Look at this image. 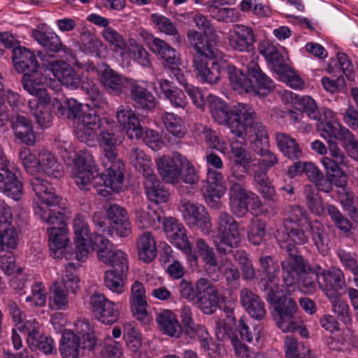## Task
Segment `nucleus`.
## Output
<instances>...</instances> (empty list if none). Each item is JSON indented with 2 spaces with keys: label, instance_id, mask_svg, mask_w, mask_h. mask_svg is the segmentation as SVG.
<instances>
[{
  "label": "nucleus",
  "instance_id": "obj_1",
  "mask_svg": "<svg viewBox=\"0 0 358 358\" xmlns=\"http://www.w3.org/2000/svg\"><path fill=\"white\" fill-rule=\"evenodd\" d=\"M262 271L260 284L266 300L273 306L276 313L275 320L278 327L285 333L293 331L298 327L294 317L297 305L294 300L285 297L284 290L279 285L280 267L269 256L259 259Z\"/></svg>",
  "mask_w": 358,
  "mask_h": 358
},
{
  "label": "nucleus",
  "instance_id": "obj_2",
  "mask_svg": "<svg viewBox=\"0 0 358 358\" xmlns=\"http://www.w3.org/2000/svg\"><path fill=\"white\" fill-rule=\"evenodd\" d=\"M103 162L108 167L103 173L99 175L91 152L83 151L79 153L71 169V177L76 185L80 189L88 190L92 181L94 187L101 185L102 182L105 187L115 192L121 191L124 181V164L120 159H103Z\"/></svg>",
  "mask_w": 358,
  "mask_h": 358
},
{
  "label": "nucleus",
  "instance_id": "obj_3",
  "mask_svg": "<svg viewBox=\"0 0 358 358\" xmlns=\"http://www.w3.org/2000/svg\"><path fill=\"white\" fill-rule=\"evenodd\" d=\"M78 139L89 146L99 143L103 155V159H119L117 147L124 138L118 129L116 122L99 115H90L82 123L77 124Z\"/></svg>",
  "mask_w": 358,
  "mask_h": 358
},
{
  "label": "nucleus",
  "instance_id": "obj_4",
  "mask_svg": "<svg viewBox=\"0 0 358 358\" xmlns=\"http://www.w3.org/2000/svg\"><path fill=\"white\" fill-rule=\"evenodd\" d=\"M23 89L34 98L28 102L30 113L34 117L36 123L41 127H48L52 122V116L48 105L51 98L47 92L45 87L54 91L61 88L55 79L50 76L48 70L43 68V64L38 69L30 73H25L22 78Z\"/></svg>",
  "mask_w": 358,
  "mask_h": 358
},
{
  "label": "nucleus",
  "instance_id": "obj_5",
  "mask_svg": "<svg viewBox=\"0 0 358 358\" xmlns=\"http://www.w3.org/2000/svg\"><path fill=\"white\" fill-rule=\"evenodd\" d=\"M187 38L196 51L193 68L196 78L203 83H217L227 66L226 62L221 59L222 52L212 40H206L196 30L189 31Z\"/></svg>",
  "mask_w": 358,
  "mask_h": 358
},
{
  "label": "nucleus",
  "instance_id": "obj_6",
  "mask_svg": "<svg viewBox=\"0 0 358 358\" xmlns=\"http://www.w3.org/2000/svg\"><path fill=\"white\" fill-rule=\"evenodd\" d=\"M289 257L282 262V279L286 289L285 296L294 291L296 287L298 277L299 290L305 294H312L317 290V285L322 290L320 284L321 277L328 275L331 278L332 274L336 271H342L338 268L324 270L321 268L315 272H308L309 266L306 265L301 256L296 255V250L294 245H289L287 247Z\"/></svg>",
  "mask_w": 358,
  "mask_h": 358
},
{
  "label": "nucleus",
  "instance_id": "obj_7",
  "mask_svg": "<svg viewBox=\"0 0 358 358\" xmlns=\"http://www.w3.org/2000/svg\"><path fill=\"white\" fill-rule=\"evenodd\" d=\"M116 118L130 139L143 138L144 143L152 150H161L164 143L159 132L147 129L144 131L140 120L129 106H120L116 112Z\"/></svg>",
  "mask_w": 358,
  "mask_h": 358
},
{
  "label": "nucleus",
  "instance_id": "obj_8",
  "mask_svg": "<svg viewBox=\"0 0 358 358\" xmlns=\"http://www.w3.org/2000/svg\"><path fill=\"white\" fill-rule=\"evenodd\" d=\"M43 68L48 70L50 76H52L59 84L61 83L71 90H76L80 87L87 92L92 90V82H85L76 72L73 68L62 60L56 59L50 53L40 55Z\"/></svg>",
  "mask_w": 358,
  "mask_h": 358
},
{
  "label": "nucleus",
  "instance_id": "obj_9",
  "mask_svg": "<svg viewBox=\"0 0 358 358\" xmlns=\"http://www.w3.org/2000/svg\"><path fill=\"white\" fill-rule=\"evenodd\" d=\"M36 215L43 222L50 226L48 229V245L55 258H60L69 244L70 239L68 236V229L64 222V214L59 211L50 214L45 213L41 208L37 207Z\"/></svg>",
  "mask_w": 358,
  "mask_h": 358
},
{
  "label": "nucleus",
  "instance_id": "obj_10",
  "mask_svg": "<svg viewBox=\"0 0 358 358\" xmlns=\"http://www.w3.org/2000/svg\"><path fill=\"white\" fill-rule=\"evenodd\" d=\"M216 234L213 241L217 251L230 255L232 248H236L241 241L238 223L227 212H221L215 222Z\"/></svg>",
  "mask_w": 358,
  "mask_h": 358
},
{
  "label": "nucleus",
  "instance_id": "obj_11",
  "mask_svg": "<svg viewBox=\"0 0 358 358\" xmlns=\"http://www.w3.org/2000/svg\"><path fill=\"white\" fill-rule=\"evenodd\" d=\"M322 291L329 298L331 303L332 311L337 314L341 320L348 323L350 320L349 306L340 297L339 291L345 286L343 271H336L331 279L328 275L321 277L320 282Z\"/></svg>",
  "mask_w": 358,
  "mask_h": 358
},
{
  "label": "nucleus",
  "instance_id": "obj_12",
  "mask_svg": "<svg viewBox=\"0 0 358 358\" xmlns=\"http://www.w3.org/2000/svg\"><path fill=\"white\" fill-rule=\"evenodd\" d=\"M235 119L229 122V128L232 134L239 138H248L257 134V124H262L254 120L256 115L254 109L248 104L238 103L234 107L232 112Z\"/></svg>",
  "mask_w": 358,
  "mask_h": 358
},
{
  "label": "nucleus",
  "instance_id": "obj_13",
  "mask_svg": "<svg viewBox=\"0 0 358 358\" xmlns=\"http://www.w3.org/2000/svg\"><path fill=\"white\" fill-rule=\"evenodd\" d=\"M92 244L99 262L113 268L118 267L122 271H127V255L124 251L115 248L111 241L101 235L95 236Z\"/></svg>",
  "mask_w": 358,
  "mask_h": 358
},
{
  "label": "nucleus",
  "instance_id": "obj_14",
  "mask_svg": "<svg viewBox=\"0 0 358 358\" xmlns=\"http://www.w3.org/2000/svg\"><path fill=\"white\" fill-rule=\"evenodd\" d=\"M257 59L258 56L255 54H249L241 59V62L247 68L250 78L251 87L248 89L247 93L254 92L259 96H266L275 89V85L273 80L260 69Z\"/></svg>",
  "mask_w": 358,
  "mask_h": 358
},
{
  "label": "nucleus",
  "instance_id": "obj_15",
  "mask_svg": "<svg viewBox=\"0 0 358 358\" xmlns=\"http://www.w3.org/2000/svg\"><path fill=\"white\" fill-rule=\"evenodd\" d=\"M74 234L75 258L80 262H84L88 258V255L94 249V236L99 234H91L90 227L85 217L78 214L73 221Z\"/></svg>",
  "mask_w": 358,
  "mask_h": 358
},
{
  "label": "nucleus",
  "instance_id": "obj_16",
  "mask_svg": "<svg viewBox=\"0 0 358 358\" xmlns=\"http://www.w3.org/2000/svg\"><path fill=\"white\" fill-rule=\"evenodd\" d=\"M178 210L189 228H197L204 234L210 232V217L203 205L184 199H181Z\"/></svg>",
  "mask_w": 358,
  "mask_h": 358
},
{
  "label": "nucleus",
  "instance_id": "obj_17",
  "mask_svg": "<svg viewBox=\"0 0 358 358\" xmlns=\"http://www.w3.org/2000/svg\"><path fill=\"white\" fill-rule=\"evenodd\" d=\"M230 143L232 155L231 171L233 177L239 182L243 181L249 170L253 172L257 163L252 155L246 150V141L248 138H241Z\"/></svg>",
  "mask_w": 358,
  "mask_h": 358
},
{
  "label": "nucleus",
  "instance_id": "obj_18",
  "mask_svg": "<svg viewBox=\"0 0 358 358\" xmlns=\"http://www.w3.org/2000/svg\"><path fill=\"white\" fill-rule=\"evenodd\" d=\"M256 136L249 140L252 149L260 156V159L255 160L256 169L259 171H265L274 166L278 162L277 155L269 150V139L265 127L262 124H257Z\"/></svg>",
  "mask_w": 358,
  "mask_h": 358
},
{
  "label": "nucleus",
  "instance_id": "obj_19",
  "mask_svg": "<svg viewBox=\"0 0 358 358\" xmlns=\"http://www.w3.org/2000/svg\"><path fill=\"white\" fill-rule=\"evenodd\" d=\"M30 183L36 196L33 201L34 214L36 215L37 207L41 208L44 212L50 214L57 213L52 208L58 206L61 199L56 195L53 187L48 181L36 176L31 179Z\"/></svg>",
  "mask_w": 358,
  "mask_h": 358
},
{
  "label": "nucleus",
  "instance_id": "obj_20",
  "mask_svg": "<svg viewBox=\"0 0 358 358\" xmlns=\"http://www.w3.org/2000/svg\"><path fill=\"white\" fill-rule=\"evenodd\" d=\"M89 308L95 317L103 324L111 325L119 319L118 305L101 293L95 292L90 296Z\"/></svg>",
  "mask_w": 358,
  "mask_h": 358
},
{
  "label": "nucleus",
  "instance_id": "obj_21",
  "mask_svg": "<svg viewBox=\"0 0 358 358\" xmlns=\"http://www.w3.org/2000/svg\"><path fill=\"white\" fill-rule=\"evenodd\" d=\"M163 229L169 242L185 254L192 253V245L187 230L176 218L166 217L162 222Z\"/></svg>",
  "mask_w": 358,
  "mask_h": 358
},
{
  "label": "nucleus",
  "instance_id": "obj_22",
  "mask_svg": "<svg viewBox=\"0 0 358 358\" xmlns=\"http://www.w3.org/2000/svg\"><path fill=\"white\" fill-rule=\"evenodd\" d=\"M227 40L229 47L232 50L248 52L254 48L255 36L250 27L237 24L229 30Z\"/></svg>",
  "mask_w": 358,
  "mask_h": 358
},
{
  "label": "nucleus",
  "instance_id": "obj_23",
  "mask_svg": "<svg viewBox=\"0 0 358 358\" xmlns=\"http://www.w3.org/2000/svg\"><path fill=\"white\" fill-rule=\"evenodd\" d=\"M185 156L175 152L172 155H164L156 160L159 174L166 182L176 184L180 181V171Z\"/></svg>",
  "mask_w": 358,
  "mask_h": 358
},
{
  "label": "nucleus",
  "instance_id": "obj_24",
  "mask_svg": "<svg viewBox=\"0 0 358 358\" xmlns=\"http://www.w3.org/2000/svg\"><path fill=\"white\" fill-rule=\"evenodd\" d=\"M235 0H210L206 5L208 11L216 20L224 23H234L241 20V14L234 7Z\"/></svg>",
  "mask_w": 358,
  "mask_h": 358
},
{
  "label": "nucleus",
  "instance_id": "obj_25",
  "mask_svg": "<svg viewBox=\"0 0 358 358\" xmlns=\"http://www.w3.org/2000/svg\"><path fill=\"white\" fill-rule=\"evenodd\" d=\"M97 73L106 90L115 96L120 95L131 80L115 72L106 64L99 65Z\"/></svg>",
  "mask_w": 358,
  "mask_h": 358
},
{
  "label": "nucleus",
  "instance_id": "obj_26",
  "mask_svg": "<svg viewBox=\"0 0 358 358\" xmlns=\"http://www.w3.org/2000/svg\"><path fill=\"white\" fill-rule=\"evenodd\" d=\"M67 110L62 106L60 101L57 99L52 100V106L55 108H57L58 113L61 115H66L67 117L73 120V127L76 137L78 138V131L76 129L77 124L82 123L85 117L90 115L97 116L96 112L92 108L85 110L83 106L78 102L75 99H67L66 101Z\"/></svg>",
  "mask_w": 358,
  "mask_h": 358
},
{
  "label": "nucleus",
  "instance_id": "obj_27",
  "mask_svg": "<svg viewBox=\"0 0 358 358\" xmlns=\"http://www.w3.org/2000/svg\"><path fill=\"white\" fill-rule=\"evenodd\" d=\"M127 88L134 106L139 109L150 110L155 106L156 99L149 91L148 83L142 80H131Z\"/></svg>",
  "mask_w": 358,
  "mask_h": 358
},
{
  "label": "nucleus",
  "instance_id": "obj_28",
  "mask_svg": "<svg viewBox=\"0 0 358 358\" xmlns=\"http://www.w3.org/2000/svg\"><path fill=\"white\" fill-rule=\"evenodd\" d=\"M260 52L271 64L273 71L280 75L288 71L287 53L284 48L277 47L268 42H263L260 45Z\"/></svg>",
  "mask_w": 358,
  "mask_h": 358
},
{
  "label": "nucleus",
  "instance_id": "obj_29",
  "mask_svg": "<svg viewBox=\"0 0 358 358\" xmlns=\"http://www.w3.org/2000/svg\"><path fill=\"white\" fill-rule=\"evenodd\" d=\"M13 164L0 167V192L15 201H19L23 195V186L13 172Z\"/></svg>",
  "mask_w": 358,
  "mask_h": 358
},
{
  "label": "nucleus",
  "instance_id": "obj_30",
  "mask_svg": "<svg viewBox=\"0 0 358 358\" xmlns=\"http://www.w3.org/2000/svg\"><path fill=\"white\" fill-rule=\"evenodd\" d=\"M197 290L201 294L197 300L198 307L207 315L213 314L220 302V296L217 288L207 279L205 284L199 283Z\"/></svg>",
  "mask_w": 358,
  "mask_h": 358
},
{
  "label": "nucleus",
  "instance_id": "obj_31",
  "mask_svg": "<svg viewBox=\"0 0 358 358\" xmlns=\"http://www.w3.org/2000/svg\"><path fill=\"white\" fill-rule=\"evenodd\" d=\"M241 304L245 310L254 319H262L266 313L265 304L262 299L248 288L240 291Z\"/></svg>",
  "mask_w": 358,
  "mask_h": 358
},
{
  "label": "nucleus",
  "instance_id": "obj_32",
  "mask_svg": "<svg viewBox=\"0 0 358 358\" xmlns=\"http://www.w3.org/2000/svg\"><path fill=\"white\" fill-rule=\"evenodd\" d=\"M202 191L206 196L212 200L220 199L223 196L227 187L222 173L220 171H208Z\"/></svg>",
  "mask_w": 358,
  "mask_h": 358
},
{
  "label": "nucleus",
  "instance_id": "obj_33",
  "mask_svg": "<svg viewBox=\"0 0 358 358\" xmlns=\"http://www.w3.org/2000/svg\"><path fill=\"white\" fill-rule=\"evenodd\" d=\"M11 127L15 136L22 143L33 145L36 141L33 124L27 117L20 115H13L10 119Z\"/></svg>",
  "mask_w": 358,
  "mask_h": 358
},
{
  "label": "nucleus",
  "instance_id": "obj_34",
  "mask_svg": "<svg viewBox=\"0 0 358 358\" xmlns=\"http://www.w3.org/2000/svg\"><path fill=\"white\" fill-rule=\"evenodd\" d=\"M12 59L15 69L19 73L31 72L39 67L34 53L23 46L13 49Z\"/></svg>",
  "mask_w": 358,
  "mask_h": 358
},
{
  "label": "nucleus",
  "instance_id": "obj_35",
  "mask_svg": "<svg viewBox=\"0 0 358 358\" xmlns=\"http://www.w3.org/2000/svg\"><path fill=\"white\" fill-rule=\"evenodd\" d=\"M207 102L213 119L220 124H227L231 122L233 113L229 106L222 99L217 96L209 94Z\"/></svg>",
  "mask_w": 358,
  "mask_h": 358
},
{
  "label": "nucleus",
  "instance_id": "obj_36",
  "mask_svg": "<svg viewBox=\"0 0 358 358\" xmlns=\"http://www.w3.org/2000/svg\"><path fill=\"white\" fill-rule=\"evenodd\" d=\"M136 248L139 259L144 262L149 263L157 257V241L150 231L143 232L138 236Z\"/></svg>",
  "mask_w": 358,
  "mask_h": 358
},
{
  "label": "nucleus",
  "instance_id": "obj_37",
  "mask_svg": "<svg viewBox=\"0 0 358 358\" xmlns=\"http://www.w3.org/2000/svg\"><path fill=\"white\" fill-rule=\"evenodd\" d=\"M248 191L234 183L230 189V208L237 217H243L248 210Z\"/></svg>",
  "mask_w": 358,
  "mask_h": 358
},
{
  "label": "nucleus",
  "instance_id": "obj_38",
  "mask_svg": "<svg viewBox=\"0 0 358 358\" xmlns=\"http://www.w3.org/2000/svg\"><path fill=\"white\" fill-rule=\"evenodd\" d=\"M159 85L164 98L169 101L173 107L183 109L187 106V99L182 90L174 86L168 80H160Z\"/></svg>",
  "mask_w": 358,
  "mask_h": 358
},
{
  "label": "nucleus",
  "instance_id": "obj_39",
  "mask_svg": "<svg viewBox=\"0 0 358 358\" xmlns=\"http://www.w3.org/2000/svg\"><path fill=\"white\" fill-rule=\"evenodd\" d=\"M277 147L282 155L292 159H299L302 156V150L296 140L284 132L275 134Z\"/></svg>",
  "mask_w": 358,
  "mask_h": 358
},
{
  "label": "nucleus",
  "instance_id": "obj_40",
  "mask_svg": "<svg viewBox=\"0 0 358 358\" xmlns=\"http://www.w3.org/2000/svg\"><path fill=\"white\" fill-rule=\"evenodd\" d=\"M39 160L40 171L55 178H59L63 176V166L51 152L46 150L40 151Z\"/></svg>",
  "mask_w": 358,
  "mask_h": 358
},
{
  "label": "nucleus",
  "instance_id": "obj_41",
  "mask_svg": "<svg viewBox=\"0 0 358 358\" xmlns=\"http://www.w3.org/2000/svg\"><path fill=\"white\" fill-rule=\"evenodd\" d=\"M150 50L160 57L164 62L170 64H178L180 57L176 50L162 39L152 36L149 43Z\"/></svg>",
  "mask_w": 358,
  "mask_h": 358
},
{
  "label": "nucleus",
  "instance_id": "obj_42",
  "mask_svg": "<svg viewBox=\"0 0 358 358\" xmlns=\"http://www.w3.org/2000/svg\"><path fill=\"white\" fill-rule=\"evenodd\" d=\"M145 193L151 201L155 203L166 202L169 193L162 186L161 181L153 174L144 181Z\"/></svg>",
  "mask_w": 358,
  "mask_h": 358
},
{
  "label": "nucleus",
  "instance_id": "obj_43",
  "mask_svg": "<svg viewBox=\"0 0 358 358\" xmlns=\"http://www.w3.org/2000/svg\"><path fill=\"white\" fill-rule=\"evenodd\" d=\"M80 341L76 334L69 329L63 331L59 352L63 358H78L80 354Z\"/></svg>",
  "mask_w": 358,
  "mask_h": 358
},
{
  "label": "nucleus",
  "instance_id": "obj_44",
  "mask_svg": "<svg viewBox=\"0 0 358 358\" xmlns=\"http://www.w3.org/2000/svg\"><path fill=\"white\" fill-rule=\"evenodd\" d=\"M159 329L165 334L171 337H179L181 327L176 315L169 310L161 312L156 318Z\"/></svg>",
  "mask_w": 358,
  "mask_h": 358
},
{
  "label": "nucleus",
  "instance_id": "obj_45",
  "mask_svg": "<svg viewBox=\"0 0 358 358\" xmlns=\"http://www.w3.org/2000/svg\"><path fill=\"white\" fill-rule=\"evenodd\" d=\"M129 162L145 178L154 174L152 163L150 156L139 148H132L129 154Z\"/></svg>",
  "mask_w": 358,
  "mask_h": 358
},
{
  "label": "nucleus",
  "instance_id": "obj_46",
  "mask_svg": "<svg viewBox=\"0 0 358 358\" xmlns=\"http://www.w3.org/2000/svg\"><path fill=\"white\" fill-rule=\"evenodd\" d=\"M136 222L142 229L155 228L161 221V216L149 206H138L135 210Z\"/></svg>",
  "mask_w": 358,
  "mask_h": 358
},
{
  "label": "nucleus",
  "instance_id": "obj_47",
  "mask_svg": "<svg viewBox=\"0 0 358 358\" xmlns=\"http://www.w3.org/2000/svg\"><path fill=\"white\" fill-rule=\"evenodd\" d=\"M196 248L195 252L192 251V253L187 255L192 257L194 260H196L198 257H200L206 264V269L210 273L216 272L217 264L213 248H210L201 238H199L196 241Z\"/></svg>",
  "mask_w": 358,
  "mask_h": 358
},
{
  "label": "nucleus",
  "instance_id": "obj_48",
  "mask_svg": "<svg viewBox=\"0 0 358 358\" xmlns=\"http://www.w3.org/2000/svg\"><path fill=\"white\" fill-rule=\"evenodd\" d=\"M321 163L327 177L332 180L336 187H342L347 184V176L340 168L341 164L339 162L329 157H323Z\"/></svg>",
  "mask_w": 358,
  "mask_h": 358
},
{
  "label": "nucleus",
  "instance_id": "obj_49",
  "mask_svg": "<svg viewBox=\"0 0 358 358\" xmlns=\"http://www.w3.org/2000/svg\"><path fill=\"white\" fill-rule=\"evenodd\" d=\"M74 333L79 338V341L82 339L84 349L92 350L94 348L96 338L89 322L83 320H77L75 323Z\"/></svg>",
  "mask_w": 358,
  "mask_h": 358
},
{
  "label": "nucleus",
  "instance_id": "obj_50",
  "mask_svg": "<svg viewBox=\"0 0 358 358\" xmlns=\"http://www.w3.org/2000/svg\"><path fill=\"white\" fill-rule=\"evenodd\" d=\"M304 228L310 231L312 238L318 250L321 252H326L329 240L323 224L317 220L309 221Z\"/></svg>",
  "mask_w": 358,
  "mask_h": 358
},
{
  "label": "nucleus",
  "instance_id": "obj_51",
  "mask_svg": "<svg viewBox=\"0 0 358 358\" xmlns=\"http://www.w3.org/2000/svg\"><path fill=\"white\" fill-rule=\"evenodd\" d=\"M126 51L127 55L123 59L129 57L143 67L149 68L151 66L148 52L134 38L128 40Z\"/></svg>",
  "mask_w": 358,
  "mask_h": 358
},
{
  "label": "nucleus",
  "instance_id": "obj_52",
  "mask_svg": "<svg viewBox=\"0 0 358 358\" xmlns=\"http://www.w3.org/2000/svg\"><path fill=\"white\" fill-rule=\"evenodd\" d=\"M125 272L118 267L107 270L103 275L105 286L113 293L122 294L124 292L123 275Z\"/></svg>",
  "mask_w": 358,
  "mask_h": 358
},
{
  "label": "nucleus",
  "instance_id": "obj_53",
  "mask_svg": "<svg viewBox=\"0 0 358 358\" xmlns=\"http://www.w3.org/2000/svg\"><path fill=\"white\" fill-rule=\"evenodd\" d=\"M103 38L110 45L113 50L120 52L122 58L127 55L126 49L127 48L128 41L127 42L122 35H121L116 29L111 27L103 29L101 31Z\"/></svg>",
  "mask_w": 358,
  "mask_h": 358
},
{
  "label": "nucleus",
  "instance_id": "obj_54",
  "mask_svg": "<svg viewBox=\"0 0 358 358\" xmlns=\"http://www.w3.org/2000/svg\"><path fill=\"white\" fill-rule=\"evenodd\" d=\"M163 124L166 131L173 137L181 139L186 134V128L180 117L173 113L166 112L162 115Z\"/></svg>",
  "mask_w": 358,
  "mask_h": 358
},
{
  "label": "nucleus",
  "instance_id": "obj_55",
  "mask_svg": "<svg viewBox=\"0 0 358 358\" xmlns=\"http://www.w3.org/2000/svg\"><path fill=\"white\" fill-rule=\"evenodd\" d=\"M226 69L231 87L239 94L247 93L248 89L251 87L250 78H247L242 71L238 70L234 65L227 64Z\"/></svg>",
  "mask_w": 358,
  "mask_h": 358
},
{
  "label": "nucleus",
  "instance_id": "obj_56",
  "mask_svg": "<svg viewBox=\"0 0 358 358\" xmlns=\"http://www.w3.org/2000/svg\"><path fill=\"white\" fill-rule=\"evenodd\" d=\"M49 306L52 310H66L69 303L67 292L57 282L53 284L50 290Z\"/></svg>",
  "mask_w": 358,
  "mask_h": 358
},
{
  "label": "nucleus",
  "instance_id": "obj_57",
  "mask_svg": "<svg viewBox=\"0 0 358 358\" xmlns=\"http://www.w3.org/2000/svg\"><path fill=\"white\" fill-rule=\"evenodd\" d=\"M217 335L219 339L224 340L227 337L229 338L234 346L235 353L238 358H249L250 355L248 348L243 344L238 338L231 337L230 330L226 326L225 323L219 322L217 324Z\"/></svg>",
  "mask_w": 358,
  "mask_h": 358
},
{
  "label": "nucleus",
  "instance_id": "obj_58",
  "mask_svg": "<svg viewBox=\"0 0 358 358\" xmlns=\"http://www.w3.org/2000/svg\"><path fill=\"white\" fill-rule=\"evenodd\" d=\"M266 234V222L258 217H253L248 230L249 241L255 245H260Z\"/></svg>",
  "mask_w": 358,
  "mask_h": 358
},
{
  "label": "nucleus",
  "instance_id": "obj_59",
  "mask_svg": "<svg viewBox=\"0 0 358 358\" xmlns=\"http://www.w3.org/2000/svg\"><path fill=\"white\" fill-rule=\"evenodd\" d=\"M286 216L284 222L286 231L289 230V226L292 224L304 227L310 221L306 215L305 210L299 206L287 208Z\"/></svg>",
  "mask_w": 358,
  "mask_h": 358
},
{
  "label": "nucleus",
  "instance_id": "obj_60",
  "mask_svg": "<svg viewBox=\"0 0 358 358\" xmlns=\"http://www.w3.org/2000/svg\"><path fill=\"white\" fill-rule=\"evenodd\" d=\"M18 244V234L12 226L0 227V252L10 251Z\"/></svg>",
  "mask_w": 358,
  "mask_h": 358
},
{
  "label": "nucleus",
  "instance_id": "obj_61",
  "mask_svg": "<svg viewBox=\"0 0 358 358\" xmlns=\"http://www.w3.org/2000/svg\"><path fill=\"white\" fill-rule=\"evenodd\" d=\"M46 299L47 291L44 284L35 281L31 286V293L25 298V301L31 307H43Z\"/></svg>",
  "mask_w": 358,
  "mask_h": 358
},
{
  "label": "nucleus",
  "instance_id": "obj_62",
  "mask_svg": "<svg viewBox=\"0 0 358 358\" xmlns=\"http://www.w3.org/2000/svg\"><path fill=\"white\" fill-rule=\"evenodd\" d=\"M19 158L28 173L34 175L40 172L39 153L36 156L29 148L22 147L19 151Z\"/></svg>",
  "mask_w": 358,
  "mask_h": 358
},
{
  "label": "nucleus",
  "instance_id": "obj_63",
  "mask_svg": "<svg viewBox=\"0 0 358 358\" xmlns=\"http://www.w3.org/2000/svg\"><path fill=\"white\" fill-rule=\"evenodd\" d=\"M0 99V109L3 108L6 111V103H7L13 110L18 112L23 111L25 108L24 103L21 96L16 92L10 89H6L1 93Z\"/></svg>",
  "mask_w": 358,
  "mask_h": 358
},
{
  "label": "nucleus",
  "instance_id": "obj_64",
  "mask_svg": "<svg viewBox=\"0 0 358 358\" xmlns=\"http://www.w3.org/2000/svg\"><path fill=\"white\" fill-rule=\"evenodd\" d=\"M345 127L342 126L340 122L324 123L320 122L317 125V129L320 133V136L324 138L327 143L329 141H334L338 140L341 135L342 130Z\"/></svg>",
  "mask_w": 358,
  "mask_h": 358
}]
</instances>
